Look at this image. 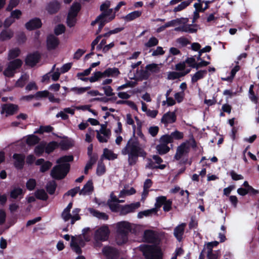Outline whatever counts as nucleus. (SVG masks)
<instances>
[{
	"label": "nucleus",
	"instance_id": "f257e3e1",
	"mask_svg": "<svg viewBox=\"0 0 259 259\" xmlns=\"http://www.w3.org/2000/svg\"><path fill=\"white\" fill-rule=\"evenodd\" d=\"M124 4L123 2H120L115 8L114 12L113 9H109L110 3L109 1H106L101 5L100 10L102 11V13L91 23L92 25H94L96 23L99 24L98 33L101 31L106 23L112 21L115 18L116 12L118 11L120 8Z\"/></svg>",
	"mask_w": 259,
	"mask_h": 259
},
{
	"label": "nucleus",
	"instance_id": "f03ea898",
	"mask_svg": "<svg viewBox=\"0 0 259 259\" xmlns=\"http://www.w3.org/2000/svg\"><path fill=\"white\" fill-rule=\"evenodd\" d=\"M121 153L123 155H128V162L130 165L136 163L138 157L145 158L147 155L144 147L140 145L136 141H129L125 147L122 149Z\"/></svg>",
	"mask_w": 259,
	"mask_h": 259
},
{
	"label": "nucleus",
	"instance_id": "7ed1b4c3",
	"mask_svg": "<svg viewBox=\"0 0 259 259\" xmlns=\"http://www.w3.org/2000/svg\"><path fill=\"white\" fill-rule=\"evenodd\" d=\"M72 156H64L59 158L57 162L58 165L53 167L51 171V176L56 179L64 178L69 170V162L73 160Z\"/></svg>",
	"mask_w": 259,
	"mask_h": 259
},
{
	"label": "nucleus",
	"instance_id": "20e7f679",
	"mask_svg": "<svg viewBox=\"0 0 259 259\" xmlns=\"http://www.w3.org/2000/svg\"><path fill=\"white\" fill-rule=\"evenodd\" d=\"M139 248L146 259H162V258L161 251L156 246L142 245Z\"/></svg>",
	"mask_w": 259,
	"mask_h": 259
},
{
	"label": "nucleus",
	"instance_id": "39448f33",
	"mask_svg": "<svg viewBox=\"0 0 259 259\" xmlns=\"http://www.w3.org/2000/svg\"><path fill=\"white\" fill-rule=\"evenodd\" d=\"M189 19L187 18H181L179 26L175 28V31L189 33H196L198 26L196 24H188Z\"/></svg>",
	"mask_w": 259,
	"mask_h": 259
},
{
	"label": "nucleus",
	"instance_id": "423d86ee",
	"mask_svg": "<svg viewBox=\"0 0 259 259\" xmlns=\"http://www.w3.org/2000/svg\"><path fill=\"white\" fill-rule=\"evenodd\" d=\"M81 5L79 3H74L70 7L67 18V23L68 26H73L76 21V16L80 10Z\"/></svg>",
	"mask_w": 259,
	"mask_h": 259
},
{
	"label": "nucleus",
	"instance_id": "0eeeda50",
	"mask_svg": "<svg viewBox=\"0 0 259 259\" xmlns=\"http://www.w3.org/2000/svg\"><path fill=\"white\" fill-rule=\"evenodd\" d=\"M22 64V61L19 59H16L10 62L4 71V75L6 77H12L16 72V70L19 68Z\"/></svg>",
	"mask_w": 259,
	"mask_h": 259
},
{
	"label": "nucleus",
	"instance_id": "6e6552de",
	"mask_svg": "<svg viewBox=\"0 0 259 259\" xmlns=\"http://www.w3.org/2000/svg\"><path fill=\"white\" fill-rule=\"evenodd\" d=\"M96 137L100 143H107L110 138L111 133L105 124H101L99 130H96Z\"/></svg>",
	"mask_w": 259,
	"mask_h": 259
},
{
	"label": "nucleus",
	"instance_id": "1a4fd4ad",
	"mask_svg": "<svg viewBox=\"0 0 259 259\" xmlns=\"http://www.w3.org/2000/svg\"><path fill=\"white\" fill-rule=\"evenodd\" d=\"M102 253L106 259H118L119 256V252L115 248L106 246L102 249Z\"/></svg>",
	"mask_w": 259,
	"mask_h": 259
},
{
	"label": "nucleus",
	"instance_id": "9d476101",
	"mask_svg": "<svg viewBox=\"0 0 259 259\" xmlns=\"http://www.w3.org/2000/svg\"><path fill=\"white\" fill-rule=\"evenodd\" d=\"M84 244V242L81 236L72 237L70 246L76 253L80 254L81 253L80 246H83Z\"/></svg>",
	"mask_w": 259,
	"mask_h": 259
},
{
	"label": "nucleus",
	"instance_id": "9b49d317",
	"mask_svg": "<svg viewBox=\"0 0 259 259\" xmlns=\"http://www.w3.org/2000/svg\"><path fill=\"white\" fill-rule=\"evenodd\" d=\"M140 206L141 203L140 202H136L130 204L121 205L120 214L126 215L129 213L133 212L136 209H138Z\"/></svg>",
	"mask_w": 259,
	"mask_h": 259
},
{
	"label": "nucleus",
	"instance_id": "f8f14e48",
	"mask_svg": "<svg viewBox=\"0 0 259 259\" xmlns=\"http://www.w3.org/2000/svg\"><path fill=\"white\" fill-rule=\"evenodd\" d=\"M189 150V146L188 143H182L177 149V151L174 157L175 159L177 160H180L184 156L188 153Z\"/></svg>",
	"mask_w": 259,
	"mask_h": 259
},
{
	"label": "nucleus",
	"instance_id": "ddd939ff",
	"mask_svg": "<svg viewBox=\"0 0 259 259\" xmlns=\"http://www.w3.org/2000/svg\"><path fill=\"white\" fill-rule=\"evenodd\" d=\"M128 228H118L116 239L118 244H122L127 241Z\"/></svg>",
	"mask_w": 259,
	"mask_h": 259
},
{
	"label": "nucleus",
	"instance_id": "4468645a",
	"mask_svg": "<svg viewBox=\"0 0 259 259\" xmlns=\"http://www.w3.org/2000/svg\"><path fill=\"white\" fill-rule=\"evenodd\" d=\"M176 112L169 111L163 114L161 119V122L166 126L168 124L175 122L176 121Z\"/></svg>",
	"mask_w": 259,
	"mask_h": 259
},
{
	"label": "nucleus",
	"instance_id": "2eb2a0df",
	"mask_svg": "<svg viewBox=\"0 0 259 259\" xmlns=\"http://www.w3.org/2000/svg\"><path fill=\"white\" fill-rule=\"evenodd\" d=\"M109 234L108 228H99L95 233V237L97 240L105 241L108 239Z\"/></svg>",
	"mask_w": 259,
	"mask_h": 259
},
{
	"label": "nucleus",
	"instance_id": "dca6fc26",
	"mask_svg": "<svg viewBox=\"0 0 259 259\" xmlns=\"http://www.w3.org/2000/svg\"><path fill=\"white\" fill-rule=\"evenodd\" d=\"M18 110V106L14 104H5L2 106L1 113L6 114V116L13 114Z\"/></svg>",
	"mask_w": 259,
	"mask_h": 259
},
{
	"label": "nucleus",
	"instance_id": "f3484780",
	"mask_svg": "<svg viewBox=\"0 0 259 259\" xmlns=\"http://www.w3.org/2000/svg\"><path fill=\"white\" fill-rule=\"evenodd\" d=\"M77 78L83 81L89 80L91 82H94L98 81L100 78L104 77L103 72L97 71L94 72L90 77H83L82 76H77Z\"/></svg>",
	"mask_w": 259,
	"mask_h": 259
},
{
	"label": "nucleus",
	"instance_id": "a211bd4d",
	"mask_svg": "<svg viewBox=\"0 0 259 259\" xmlns=\"http://www.w3.org/2000/svg\"><path fill=\"white\" fill-rule=\"evenodd\" d=\"M59 44V39L56 36L53 35L48 36L47 39V47L48 50L55 49L57 47Z\"/></svg>",
	"mask_w": 259,
	"mask_h": 259
},
{
	"label": "nucleus",
	"instance_id": "6ab92c4d",
	"mask_svg": "<svg viewBox=\"0 0 259 259\" xmlns=\"http://www.w3.org/2000/svg\"><path fill=\"white\" fill-rule=\"evenodd\" d=\"M143 239L148 242H154L158 239L157 235L151 230H147L144 233Z\"/></svg>",
	"mask_w": 259,
	"mask_h": 259
},
{
	"label": "nucleus",
	"instance_id": "aec40b11",
	"mask_svg": "<svg viewBox=\"0 0 259 259\" xmlns=\"http://www.w3.org/2000/svg\"><path fill=\"white\" fill-rule=\"evenodd\" d=\"M13 158L14 159L15 166L18 169L22 168L24 164L25 155L21 154H14Z\"/></svg>",
	"mask_w": 259,
	"mask_h": 259
},
{
	"label": "nucleus",
	"instance_id": "412c9836",
	"mask_svg": "<svg viewBox=\"0 0 259 259\" xmlns=\"http://www.w3.org/2000/svg\"><path fill=\"white\" fill-rule=\"evenodd\" d=\"M42 25L40 20L34 18L26 23L25 27L28 30H32L41 27Z\"/></svg>",
	"mask_w": 259,
	"mask_h": 259
},
{
	"label": "nucleus",
	"instance_id": "4be33fe9",
	"mask_svg": "<svg viewBox=\"0 0 259 259\" xmlns=\"http://www.w3.org/2000/svg\"><path fill=\"white\" fill-rule=\"evenodd\" d=\"M39 59V55L37 53L29 54L26 59V64L33 66L38 62Z\"/></svg>",
	"mask_w": 259,
	"mask_h": 259
},
{
	"label": "nucleus",
	"instance_id": "5701e85b",
	"mask_svg": "<svg viewBox=\"0 0 259 259\" xmlns=\"http://www.w3.org/2000/svg\"><path fill=\"white\" fill-rule=\"evenodd\" d=\"M87 210L93 216L96 217L99 219L107 220L108 218V215L106 213L101 212L92 208H87Z\"/></svg>",
	"mask_w": 259,
	"mask_h": 259
},
{
	"label": "nucleus",
	"instance_id": "b1692460",
	"mask_svg": "<svg viewBox=\"0 0 259 259\" xmlns=\"http://www.w3.org/2000/svg\"><path fill=\"white\" fill-rule=\"evenodd\" d=\"M93 189L94 187L92 181H89L79 191V194L82 195H89L93 192Z\"/></svg>",
	"mask_w": 259,
	"mask_h": 259
},
{
	"label": "nucleus",
	"instance_id": "393cba45",
	"mask_svg": "<svg viewBox=\"0 0 259 259\" xmlns=\"http://www.w3.org/2000/svg\"><path fill=\"white\" fill-rule=\"evenodd\" d=\"M136 193L135 189L131 187L125 186L123 189H122L118 195L119 198H125L126 196H131Z\"/></svg>",
	"mask_w": 259,
	"mask_h": 259
},
{
	"label": "nucleus",
	"instance_id": "a878e982",
	"mask_svg": "<svg viewBox=\"0 0 259 259\" xmlns=\"http://www.w3.org/2000/svg\"><path fill=\"white\" fill-rule=\"evenodd\" d=\"M134 119L136 120L137 124H139L140 120L137 117L135 116L133 117L131 114L128 113L124 117L125 123L131 125L133 130L135 131L136 130V126L135 124Z\"/></svg>",
	"mask_w": 259,
	"mask_h": 259
},
{
	"label": "nucleus",
	"instance_id": "bb28decb",
	"mask_svg": "<svg viewBox=\"0 0 259 259\" xmlns=\"http://www.w3.org/2000/svg\"><path fill=\"white\" fill-rule=\"evenodd\" d=\"M142 14V12L140 11H135L132 12L123 17V19L126 22H131L139 18Z\"/></svg>",
	"mask_w": 259,
	"mask_h": 259
},
{
	"label": "nucleus",
	"instance_id": "cd10ccee",
	"mask_svg": "<svg viewBox=\"0 0 259 259\" xmlns=\"http://www.w3.org/2000/svg\"><path fill=\"white\" fill-rule=\"evenodd\" d=\"M35 164L37 165H40V170L41 172H45L49 169L52 166V163L49 161H45L44 159L40 158L37 160Z\"/></svg>",
	"mask_w": 259,
	"mask_h": 259
},
{
	"label": "nucleus",
	"instance_id": "c85d7f7f",
	"mask_svg": "<svg viewBox=\"0 0 259 259\" xmlns=\"http://www.w3.org/2000/svg\"><path fill=\"white\" fill-rule=\"evenodd\" d=\"M157 213V208H151L139 212L138 213V218L141 219L144 217H150L156 215Z\"/></svg>",
	"mask_w": 259,
	"mask_h": 259
},
{
	"label": "nucleus",
	"instance_id": "c756f323",
	"mask_svg": "<svg viewBox=\"0 0 259 259\" xmlns=\"http://www.w3.org/2000/svg\"><path fill=\"white\" fill-rule=\"evenodd\" d=\"M24 193L25 192L22 189L19 187H15L11 191L10 196L11 198L14 199H16L19 197L22 198L23 196Z\"/></svg>",
	"mask_w": 259,
	"mask_h": 259
},
{
	"label": "nucleus",
	"instance_id": "7c9ffc66",
	"mask_svg": "<svg viewBox=\"0 0 259 259\" xmlns=\"http://www.w3.org/2000/svg\"><path fill=\"white\" fill-rule=\"evenodd\" d=\"M60 8V4L57 1L50 3L47 6V10L49 13H56Z\"/></svg>",
	"mask_w": 259,
	"mask_h": 259
},
{
	"label": "nucleus",
	"instance_id": "2f4dec72",
	"mask_svg": "<svg viewBox=\"0 0 259 259\" xmlns=\"http://www.w3.org/2000/svg\"><path fill=\"white\" fill-rule=\"evenodd\" d=\"M103 72L104 77H116L120 72L118 69L116 68H109L105 70Z\"/></svg>",
	"mask_w": 259,
	"mask_h": 259
},
{
	"label": "nucleus",
	"instance_id": "473e14b6",
	"mask_svg": "<svg viewBox=\"0 0 259 259\" xmlns=\"http://www.w3.org/2000/svg\"><path fill=\"white\" fill-rule=\"evenodd\" d=\"M72 207V203L70 202L67 206L64 209L62 213V217L65 221L71 220V216L70 213V209Z\"/></svg>",
	"mask_w": 259,
	"mask_h": 259
},
{
	"label": "nucleus",
	"instance_id": "72a5a7b5",
	"mask_svg": "<svg viewBox=\"0 0 259 259\" xmlns=\"http://www.w3.org/2000/svg\"><path fill=\"white\" fill-rule=\"evenodd\" d=\"M156 149L158 154L163 155L167 153L169 151L170 148L167 145L160 143L156 146Z\"/></svg>",
	"mask_w": 259,
	"mask_h": 259
},
{
	"label": "nucleus",
	"instance_id": "f704fd0d",
	"mask_svg": "<svg viewBox=\"0 0 259 259\" xmlns=\"http://www.w3.org/2000/svg\"><path fill=\"white\" fill-rule=\"evenodd\" d=\"M207 73L206 70H199L192 76L191 81L193 83L197 82L198 80L203 78Z\"/></svg>",
	"mask_w": 259,
	"mask_h": 259
},
{
	"label": "nucleus",
	"instance_id": "c9c22d12",
	"mask_svg": "<svg viewBox=\"0 0 259 259\" xmlns=\"http://www.w3.org/2000/svg\"><path fill=\"white\" fill-rule=\"evenodd\" d=\"M190 71V69H187L186 71L184 72H171L168 74V78L169 79H175L178 78L180 77L183 76L188 73Z\"/></svg>",
	"mask_w": 259,
	"mask_h": 259
},
{
	"label": "nucleus",
	"instance_id": "e433bc0d",
	"mask_svg": "<svg viewBox=\"0 0 259 259\" xmlns=\"http://www.w3.org/2000/svg\"><path fill=\"white\" fill-rule=\"evenodd\" d=\"M14 33L11 30H5L0 33V40L5 41L10 39L13 36Z\"/></svg>",
	"mask_w": 259,
	"mask_h": 259
},
{
	"label": "nucleus",
	"instance_id": "4c0bfd02",
	"mask_svg": "<svg viewBox=\"0 0 259 259\" xmlns=\"http://www.w3.org/2000/svg\"><path fill=\"white\" fill-rule=\"evenodd\" d=\"M146 70L148 72L155 73L159 72L160 67L158 64L152 63L146 66Z\"/></svg>",
	"mask_w": 259,
	"mask_h": 259
},
{
	"label": "nucleus",
	"instance_id": "58836bf2",
	"mask_svg": "<svg viewBox=\"0 0 259 259\" xmlns=\"http://www.w3.org/2000/svg\"><path fill=\"white\" fill-rule=\"evenodd\" d=\"M166 197L164 196H159L156 198V202L155 204V207L154 208L157 209V212L159 210V209L162 205H163L165 202L167 200Z\"/></svg>",
	"mask_w": 259,
	"mask_h": 259
},
{
	"label": "nucleus",
	"instance_id": "ea45409f",
	"mask_svg": "<svg viewBox=\"0 0 259 259\" xmlns=\"http://www.w3.org/2000/svg\"><path fill=\"white\" fill-rule=\"evenodd\" d=\"M100 64V62L98 61L97 62L93 63L91 65V66L90 68L84 70L83 71L81 72H78L76 74V76H80L82 75H89L93 68H94L96 67L97 66L99 65Z\"/></svg>",
	"mask_w": 259,
	"mask_h": 259
},
{
	"label": "nucleus",
	"instance_id": "a19ab883",
	"mask_svg": "<svg viewBox=\"0 0 259 259\" xmlns=\"http://www.w3.org/2000/svg\"><path fill=\"white\" fill-rule=\"evenodd\" d=\"M80 211L79 208H75L73 210L72 214H71V224L73 225L75 222L80 220V217L79 214V213Z\"/></svg>",
	"mask_w": 259,
	"mask_h": 259
},
{
	"label": "nucleus",
	"instance_id": "79ce46f5",
	"mask_svg": "<svg viewBox=\"0 0 259 259\" xmlns=\"http://www.w3.org/2000/svg\"><path fill=\"white\" fill-rule=\"evenodd\" d=\"M102 157H104L108 160H113L117 158V155L114 154L111 150L105 149Z\"/></svg>",
	"mask_w": 259,
	"mask_h": 259
},
{
	"label": "nucleus",
	"instance_id": "37998d69",
	"mask_svg": "<svg viewBox=\"0 0 259 259\" xmlns=\"http://www.w3.org/2000/svg\"><path fill=\"white\" fill-rule=\"evenodd\" d=\"M39 141V139L37 136L33 135L28 136L26 139L27 144L30 146L37 144L38 143Z\"/></svg>",
	"mask_w": 259,
	"mask_h": 259
},
{
	"label": "nucleus",
	"instance_id": "c03bdc74",
	"mask_svg": "<svg viewBox=\"0 0 259 259\" xmlns=\"http://www.w3.org/2000/svg\"><path fill=\"white\" fill-rule=\"evenodd\" d=\"M90 88L87 87H73L70 89V91L73 92L75 94L80 95L85 93Z\"/></svg>",
	"mask_w": 259,
	"mask_h": 259
},
{
	"label": "nucleus",
	"instance_id": "a18cd8bd",
	"mask_svg": "<svg viewBox=\"0 0 259 259\" xmlns=\"http://www.w3.org/2000/svg\"><path fill=\"white\" fill-rule=\"evenodd\" d=\"M20 53L18 48H14L10 50L9 52L8 58L9 60L14 59L17 57Z\"/></svg>",
	"mask_w": 259,
	"mask_h": 259
},
{
	"label": "nucleus",
	"instance_id": "49530a36",
	"mask_svg": "<svg viewBox=\"0 0 259 259\" xmlns=\"http://www.w3.org/2000/svg\"><path fill=\"white\" fill-rule=\"evenodd\" d=\"M108 204L110 209L114 212H120V208L121 205H119L118 203L108 202Z\"/></svg>",
	"mask_w": 259,
	"mask_h": 259
},
{
	"label": "nucleus",
	"instance_id": "de8ad7c7",
	"mask_svg": "<svg viewBox=\"0 0 259 259\" xmlns=\"http://www.w3.org/2000/svg\"><path fill=\"white\" fill-rule=\"evenodd\" d=\"M172 141L174 140H181L184 137V134L182 132H181L178 130H176L170 134Z\"/></svg>",
	"mask_w": 259,
	"mask_h": 259
},
{
	"label": "nucleus",
	"instance_id": "09e8293b",
	"mask_svg": "<svg viewBox=\"0 0 259 259\" xmlns=\"http://www.w3.org/2000/svg\"><path fill=\"white\" fill-rule=\"evenodd\" d=\"M203 4L204 2H202L201 0H200V1H198V3H195L194 5V7H195L196 11H203L207 8V4L205 3L204 7H203Z\"/></svg>",
	"mask_w": 259,
	"mask_h": 259
},
{
	"label": "nucleus",
	"instance_id": "8fccbe9b",
	"mask_svg": "<svg viewBox=\"0 0 259 259\" xmlns=\"http://www.w3.org/2000/svg\"><path fill=\"white\" fill-rule=\"evenodd\" d=\"M190 5V2H186V1L182 2L179 5L174 9V12H177L182 11L185 9Z\"/></svg>",
	"mask_w": 259,
	"mask_h": 259
},
{
	"label": "nucleus",
	"instance_id": "3c124183",
	"mask_svg": "<svg viewBox=\"0 0 259 259\" xmlns=\"http://www.w3.org/2000/svg\"><path fill=\"white\" fill-rule=\"evenodd\" d=\"M184 232L183 228H175L174 230L175 236L179 241L182 239Z\"/></svg>",
	"mask_w": 259,
	"mask_h": 259
},
{
	"label": "nucleus",
	"instance_id": "603ef678",
	"mask_svg": "<svg viewBox=\"0 0 259 259\" xmlns=\"http://www.w3.org/2000/svg\"><path fill=\"white\" fill-rule=\"evenodd\" d=\"M106 168L104 164L102 161L98 163L96 173L98 176H101L105 174Z\"/></svg>",
	"mask_w": 259,
	"mask_h": 259
},
{
	"label": "nucleus",
	"instance_id": "864d4df0",
	"mask_svg": "<svg viewBox=\"0 0 259 259\" xmlns=\"http://www.w3.org/2000/svg\"><path fill=\"white\" fill-rule=\"evenodd\" d=\"M56 188V184L54 181L49 182L47 186V191L50 194H53L54 193Z\"/></svg>",
	"mask_w": 259,
	"mask_h": 259
},
{
	"label": "nucleus",
	"instance_id": "5fc2aeb1",
	"mask_svg": "<svg viewBox=\"0 0 259 259\" xmlns=\"http://www.w3.org/2000/svg\"><path fill=\"white\" fill-rule=\"evenodd\" d=\"M36 198L46 200L47 199V194L44 190H38L35 193Z\"/></svg>",
	"mask_w": 259,
	"mask_h": 259
},
{
	"label": "nucleus",
	"instance_id": "6e6d98bb",
	"mask_svg": "<svg viewBox=\"0 0 259 259\" xmlns=\"http://www.w3.org/2000/svg\"><path fill=\"white\" fill-rule=\"evenodd\" d=\"M158 44V40L155 37H152L145 43V46L147 48H151L156 46Z\"/></svg>",
	"mask_w": 259,
	"mask_h": 259
},
{
	"label": "nucleus",
	"instance_id": "4d7b16f0",
	"mask_svg": "<svg viewBox=\"0 0 259 259\" xmlns=\"http://www.w3.org/2000/svg\"><path fill=\"white\" fill-rule=\"evenodd\" d=\"M52 129V127L49 125L41 126L37 130L34 132V133L42 134L45 132L49 133L51 132Z\"/></svg>",
	"mask_w": 259,
	"mask_h": 259
},
{
	"label": "nucleus",
	"instance_id": "13d9d810",
	"mask_svg": "<svg viewBox=\"0 0 259 259\" xmlns=\"http://www.w3.org/2000/svg\"><path fill=\"white\" fill-rule=\"evenodd\" d=\"M160 142L167 145V144L173 142L170 134L165 135L160 139Z\"/></svg>",
	"mask_w": 259,
	"mask_h": 259
},
{
	"label": "nucleus",
	"instance_id": "bf43d9fd",
	"mask_svg": "<svg viewBox=\"0 0 259 259\" xmlns=\"http://www.w3.org/2000/svg\"><path fill=\"white\" fill-rule=\"evenodd\" d=\"M58 146V144L55 142L50 143L46 147V152L48 153L52 152Z\"/></svg>",
	"mask_w": 259,
	"mask_h": 259
},
{
	"label": "nucleus",
	"instance_id": "052dcab7",
	"mask_svg": "<svg viewBox=\"0 0 259 259\" xmlns=\"http://www.w3.org/2000/svg\"><path fill=\"white\" fill-rule=\"evenodd\" d=\"M181 21V18H177L172 20H171L169 22H166L165 24V27H174L179 25L180 22Z\"/></svg>",
	"mask_w": 259,
	"mask_h": 259
},
{
	"label": "nucleus",
	"instance_id": "680f3d73",
	"mask_svg": "<svg viewBox=\"0 0 259 259\" xmlns=\"http://www.w3.org/2000/svg\"><path fill=\"white\" fill-rule=\"evenodd\" d=\"M28 79V76L27 74L23 75L16 82V87H23L26 80Z\"/></svg>",
	"mask_w": 259,
	"mask_h": 259
},
{
	"label": "nucleus",
	"instance_id": "e2e57ef3",
	"mask_svg": "<svg viewBox=\"0 0 259 259\" xmlns=\"http://www.w3.org/2000/svg\"><path fill=\"white\" fill-rule=\"evenodd\" d=\"M91 106L89 105H85L79 106H76L75 108L77 110H81L83 111L88 110L90 112H92L94 115H96L97 113L96 111L91 109Z\"/></svg>",
	"mask_w": 259,
	"mask_h": 259
},
{
	"label": "nucleus",
	"instance_id": "0e129e2a",
	"mask_svg": "<svg viewBox=\"0 0 259 259\" xmlns=\"http://www.w3.org/2000/svg\"><path fill=\"white\" fill-rule=\"evenodd\" d=\"M176 42L182 46H186L190 44L189 40L185 37H180L177 39Z\"/></svg>",
	"mask_w": 259,
	"mask_h": 259
},
{
	"label": "nucleus",
	"instance_id": "69168bd1",
	"mask_svg": "<svg viewBox=\"0 0 259 259\" xmlns=\"http://www.w3.org/2000/svg\"><path fill=\"white\" fill-rule=\"evenodd\" d=\"M94 137V132L92 130L89 129L88 133L85 134V141L90 143Z\"/></svg>",
	"mask_w": 259,
	"mask_h": 259
},
{
	"label": "nucleus",
	"instance_id": "338daca9",
	"mask_svg": "<svg viewBox=\"0 0 259 259\" xmlns=\"http://www.w3.org/2000/svg\"><path fill=\"white\" fill-rule=\"evenodd\" d=\"M35 186L36 181L34 179H30L26 183V187L30 191L33 190Z\"/></svg>",
	"mask_w": 259,
	"mask_h": 259
},
{
	"label": "nucleus",
	"instance_id": "774afa93",
	"mask_svg": "<svg viewBox=\"0 0 259 259\" xmlns=\"http://www.w3.org/2000/svg\"><path fill=\"white\" fill-rule=\"evenodd\" d=\"M45 148V145L40 144L35 147L34 152L37 155L39 156L44 152Z\"/></svg>",
	"mask_w": 259,
	"mask_h": 259
}]
</instances>
